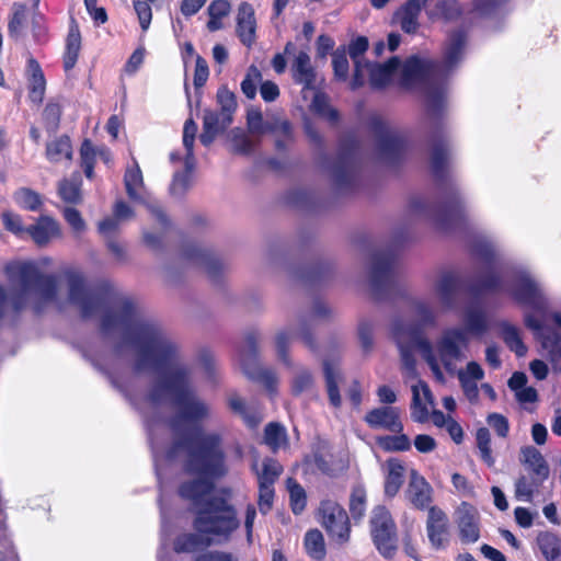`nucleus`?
<instances>
[{
    "instance_id": "nucleus-1",
    "label": "nucleus",
    "mask_w": 561,
    "mask_h": 561,
    "mask_svg": "<svg viewBox=\"0 0 561 561\" xmlns=\"http://www.w3.org/2000/svg\"><path fill=\"white\" fill-rule=\"evenodd\" d=\"M181 451H185V471L196 476L181 482L178 488L179 496L197 508L193 519L194 529L229 539L240 527L238 511L232 503L233 491L222 486L213 493L214 481L228 473L222 436L198 427L190 435L174 439L167 448L165 456L173 460Z\"/></svg>"
},
{
    "instance_id": "nucleus-2",
    "label": "nucleus",
    "mask_w": 561,
    "mask_h": 561,
    "mask_svg": "<svg viewBox=\"0 0 561 561\" xmlns=\"http://www.w3.org/2000/svg\"><path fill=\"white\" fill-rule=\"evenodd\" d=\"M137 306L131 298H123L118 312L106 311L101 319L104 333L117 327L125 330L127 342L138 352L135 370L141 371L150 367L158 374L176 364L179 346L170 340L160 324L152 320H137Z\"/></svg>"
},
{
    "instance_id": "nucleus-3",
    "label": "nucleus",
    "mask_w": 561,
    "mask_h": 561,
    "mask_svg": "<svg viewBox=\"0 0 561 561\" xmlns=\"http://www.w3.org/2000/svg\"><path fill=\"white\" fill-rule=\"evenodd\" d=\"M444 111L443 92L438 90L431 92L426 99V114L434 121V129L431 134V172L436 185L446 190L444 201L435 213L434 224L437 230L449 231L463 225L467 215L460 193L449 179V148L442 123Z\"/></svg>"
},
{
    "instance_id": "nucleus-4",
    "label": "nucleus",
    "mask_w": 561,
    "mask_h": 561,
    "mask_svg": "<svg viewBox=\"0 0 561 561\" xmlns=\"http://www.w3.org/2000/svg\"><path fill=\"white\" fill-rule=\"evenodd\" d=\"M188 376L186 367H175L163 374L147 393V401L154 407L160 405L168 396L173 397L179 412L168 421V425L174 434L180 433L183 423H201L209 413L207 404L190 389Z\"/></svg>"
},
{
    "instance_id": "nucleus-5",
    "label": "nucleus",
    "mask_w": 561,
    "mask_h": 561,
    "mask_svg": "<svg viewBox=\"0 0 561 561\" xmlns=\"http://www.w3.org/2000/svg\"><path fill=\"white\" fill-rule=\"evenodd\" d=\"M16 275L21 288L10 294V318L14 325L28 306V291L34 290L39 297L32 306L35 316L42 314L47 304L56 301L58 293L56 277L43 274L32 262L20 263Z\"/></svg>"
},
{
    "instance_id": "nucleus-6",
    "label": "nucleus",
    "mask_w": 561,
    "mask_h": 561,
    "mask_svg": "<svg viewBox=\"0 0 561 561\" xmlns=\"http://www.w3.org/2000/svg\"><path fill=\"white\" fill-rule=\"evenodd\" d=\"M397 265L398 255L391 249L373 254L369 282L371 296L375 301H381L400 293Z\"/></svg>"
},
{
    "instance_id": "nucleus-7",
    "label": "nucleus",
    "mask_w": 561,
    "mask_h": 561,
    "mask_svg": "<svg viewBox=\"0 0 561 561\" xmlns=\"http://www.w3.org/2000/svg\"><path fill=\"white\" fill-rule=\"evenodd\" d=\"M520 462L527 468L528 476H520L515 482V496L525 502H531L534 495L549 478L550 469L542 454L534 446L520 449Z\"/></svg>"
},
{
    "instance_id": "nucleus-8",
    "label": "nucleus",
    "mask_w": 561,
    "mask_h": 561,
    "mask_svg": "<svg viewBox=\"0 0 561 561\" xmlns=\"http://www.w3.org/2000/svg\"><path fill=\"white\" fill-rule=\"evenodd\" d=\"M318 517L331 543L344 546L351 538V520L345 508L334 500H322L318 508Z\"/></svg>"
},
{
    "instance_id": "nucleus-9",
    "label": "nucleus",
    "mask_w": 561,
    "mask_h": 561,
    "mask_svg": "<svg viewBox=\"0 0 561 561\" xmlns=\"http://www.w3.org/2000/svg\"><path fill=\"white\" fill-rule=\"evenodd\" d=\"M369 527L378 552L385 559H392L398 550L397 525L386 506L379 505L373 510Z\"/></svg>"
},
{
    "instance_id": "nucleus-10",
    "label": "nucleus",
    "mask_w": 561,
    "mask_h": 561,
    "mask_svg": "<svg viewBox=\"0 0 561 561\" xmlns=\"http://www.w3.org/2000/svg\"><path fill=\"white\" fill-rule=\"evenodd\" d=\"M359 141L355 137L341 140L331 171L334 185L339 191L352 188L358 169Z\"/></svg>"
},
{
    "instance_id": "nucleus-11",
    "label": "nucleus",
    "mask_w": 561,
    "mask_h": 561,
    "mask_svg": "<svg viewBox=\"0 0 561 561\" xmlns=\"http://www.w3.org/2000/svg\"><path fill=\"white\" fill-rule=\"evenodd\" d=\"M370 131L378 140L380 156L389 162L400 161L407 149V139L399 134H390L387 123L379 115L369 118Z\"/></svg>"
},
{
    "instance_id": "nucleus-12",
    "label": "nucleus",
    "mask_w": 561,
    "mask_h": 561,
    "mask_svg": "<svg viewBox=\"0 0 561 561\" xmlns=\"http://www.w3.org/2000/svg\"><path fill=\"white\" fill-rule=\"evenodd\" d=\"M64 276L68 285L69 301L80 308L82 318L92 317L99 310L101 300L88 291L82 272L67 268L64 271Z\"/></svg>"
},
{
    "instance_id": "nucleus-13",
    "label": "nucleus",
    "mask_w": 561,
    "mask_h": 561,
    "mask_svg": "<svg viewBox=\"0 0 561 561\" xmlns=\"http://www.w3.org/2000/svg\"><path fill=\"white\" fill-rule=\"evenodd\" d=\"M467 344L466 331L454 328L444 331L442 337L437 342V352L444 368L453 374L455 370V360L462 357L461 346Z\"/></svg>"
},
{
    "instance_id": "nucleus-14",
    "label": "nucleus",
    "mask_w": 561,
    "mask_h": 561,
    "mask_svg": "<svg viewBox=\"0 0 561 561\" xmlns=\"http://www.w3.org/2000/svg\"><path fill=\"white\" fill-rule=\"evenodd\" d=\"M426 533L435 550H445L450 541V523L447 514L437 506L428 508Z\"/></svg>"
},
{
    "instance_id": "nucleus-15",
    "label": "nucleus",
    "mask_w": 561,
    "mask_h": 561,
    "mask_svg": "<svg viewBox=\"0 0 561 561\" xmlns=\"http://www.w3.org/2000/svg\"><path fill=\"white\" fill-rule=\"evenodd\" d=\"M515 302L535 310L545 308L546 301L538 284L527 274L518 275L510 291Z\"/></svg>"
},
{
    "instance_id": "nucleus-16",
    "label": "nucleus",
    "mask_w": 561,
    "mask_h": 561,
    "mask_svg": "<svg viewBox=\"0 0 561 561\" xmlns=\"http://www.w3.org/2000/svg\"><path fill=\"white\" fill-rule=\"evenodd\" d=\"M182 255L184 260L204 266L211 282H218L222 275L224 264L209 249L186 244L183 248Z\"/></svg>"
},
{
    "instance_id": "nucleus-17",
    "label": "nucleus",
    "mask_w": 561,
    "mask_h": 561,
    "mask_svg": "<svg viewBox=\"0 0 561 561\" xmlns=\"http://www.w3.org/2000/svg\"><path fill=\"white\" fill-rule=\"evenodd\" d=\"M257 22L255 10L248 1H242L238 5L236 16V34L239 41L248 48H251L256 41Z\"/></svg>"
},
{
    "instance_id": "nucleus-18",
    "label": "nucleus",
    "mask_w": 561,
    "mask_h": 561,
    "mask_svg": "<svg viewBox=\"0 0 561 561\" xmlns=\"http://www.w3.org/2000/svg\"><path fill=\"white\" fill-rule=\"evenodd\" d=\"M366 424L373 430H386L392 433H401L403 424L397 408L380 407L368 411L364 417Z\"/></svg>"
},
{
    "instance_id": "nucleus-19",
    "label": "nucleus",
    "mask_w": 561,
    "mask_h": 561,
    "mask_svg": "<svg viewBox=\"0 0 561 561\" xmlns=\"http://www.w3.org/2000/svg\"><path fill=\"white\" fill-rule=\"evenodd\" d=\"M457 525L463 543H473L480 538L478 512L469 503L462 502L458 511Z\"/></svg>"
},
{
    "instance_id": "nucleus-20",
    "label": "nucleus",
    "mask_w": 561,
    "mask_h": 561,
    "mask_svg": "<svg viewBox=\"0 0 561 561\" xmlns=\"http://www.w3.org/2000/svg\"><path fill=\"white\" fill-rule=\"evenodd\" d=\"M291 78L296 84L302 87V90H314L317 81V71L311 65L308 53L300 50L291 64Z\"/></svg>"
},
{
    "instance_id": "nucleus-21",
    "label": "nucleus",
    "mask_w": 561,
    "mask_h": 561,
    "mask_svg": "<svg viewBox=\"0 0 561 561\" xmlns=\"http://www.w3.org/2000/svg\"><path fill=\"white\" fill-rule=\"evenodd\" d=\"M27 236L38 247L47 245L51 239L59 238L61 234L59 224L50 216L42 215L36 222L27 226Z\"/></svg>"
},
{
    "instance_id": "nucleus-22",
    "label": "nucleus",
    "mask_w": 561,
    "mask_h": 561,
    "mask_svg": "<svg viewBox=\"0 0 561 561\" xmlns=\"http://www.w3.org/2000/svg\"><path fill=\"white\" fill-rule=\"evenodd\" d=\"M432 488L424 477L412 470L407 490L408 497L417 510L430 508L432 502Z\"/></svg>"
},
{
    "instance_id": "nucleus-23",
    "label": "nucleus",
    "mask_w": 561,
    "mask_h": 561,
    "mask_svg": "<svg viewBox=\"0 0 561 561\" xmlns=\"http://www.w3.org/2000/svg\"><path fill=\"white\" fill-rule=\"evenodd\" d=\"M322 370L329 403L332 408L340 409L342 407V397L339 383L343 379L342 373L337 364H334L330 359L322 362Z\"/></svg>"
},
{
    "instance_id": "nucleus-24",
    "label": "nucleus",
    "mask_w": 561,
    "mask_h": 561,
    "mask_svg": "<svg viewBox=\"0 0 561 561\" xmlns=\"http://www.w3.org/2000/svg\"><path fill=\"white\" fill-rule=\"evenodd\" d=\"M214 535L196 533H184L176 536L173 542V550L176 553H190L203 550L211 546Z\"/></svg>"
},
{
    "instance_id": "nucleus-25",
    "label": "nucleus",
    "mask_w": 561,
    "mask_h": 561,
    "mask_svg": "<svg viewBox=\"0 0 561 561\" xmlns=\"http://www.w3.org/2000/svg\"><path fill=\"white\" fill-rule=\"evenodd\" d=\"M81 50V33L78 24L72 19L66 37V46L62 55V66L66 72L75 68Z\"/></svg>"
},
{
    "instance_id": "nucleus-26",
    "label": "nucleus",
    "mask_w": 561,
    "mask_h": 561,
    "mask_svg": "<svg viewBox=\"0 0 561 561\" xmlns=\"http://www.w3.org/2000/svg\"><path fill=\"white\" fill-rule=\"evenodd\" d=\"M425 4L417 0H408L396 12L401 30L407 34H415L420 27L419 16Z\"/></svg>"
},
{
    "instance_id": "nucleus-27",
    "label": "nucleus",
    "mask_w": 561,
    "mask_h": 561,
    "mask_svg": "<svg viewBox=\"0 0 561 561\" xmlns=\"http://www.w3.org/2000/svg\"><path fill=\"white\" fill-rule=\"evenodd\" d=\"M440 69V62H424L417 57L408 59L402 69V81L409 82L415 79L428 77Z\"/></svg>"
},
{
    "instance_id": "nucleus-28",
    "label": "nucleus",
    "mask_w": 561,
    "mask_h": 561,
    "mask_svg": "<svg viewBox=\"0 0 561 561\" xmlns=\"http://www.w3.org/2000/svg\"><path fill=\"white\" fill-rule=\"evenodd\" d=\"M461 286V279L455 273L446 272L442 275L437 293L445 307L451 308L456 304Z\"/></svg>"
},
{
    "instance_id": "nucleus-29",
    "label": "nucleus",
    "mask_w": 561,
    "mask_h": 561,
    "mask_svg": "<svg viewBox=\"0 0 561 561\" xmlns=\"http://www.w3.org/2000/svg\"><path fill=\"white\" fill-rule=\"evenodd\" d=\"M27 67L31 72L28 77V99L36 104L42 103L45 90H46V80L44 72L41 68L38 61L34 58H30L27 60Z\"/></svg>"
},
{
    "instance_id": "nucleus-30",
    "label": "nucleus",
    "mask_w": 561,
    "mask_h": 561,
    "mask_svg": "<svg viewBox=\"0 0 561 561\" xmlns=\"http://www.w3.org/2000/svg\"><path fill=\"white\" fill-rule=\"evenodd\" d=\"M400 66V59L397 56L390 57L383 64H377L371 66L369 72V82L374 89L386 88Z\"/></svg>"
},
{
    "instance_id": "nucleus-31",
    "label": "nucleus",
    "mask_w": 561,
    "mask_h": 561,
    "mask_svg": "<svg viewBox=\"0 0 561 561\" xmlns=\"http://www.w3.org/2000/svg\"><path fill=\"white\" fill-rule=\"evenodd\" d=\"M467 34L463 30L453 31L449 35L448 44L444 51V66L447 69H453L461 60L462 51L466 45Z\"/></svg>"
},
{
    "instance_id": "nucleus-32",
    "label": "nucleus",
    "mask_w": 561,
    "mask_h": 561,
    "mask_svg": "<svg viewBox=\"0 0 561 561\" xmlns=\"http://www.w3.org/2000/svg\"><path fill=\"white\" fill-rule=\"evenodd\" d=\"M426 13L431 21L454 22L461 18L463 8L458 0H438Z\"/></svg>"
},
{
    "instance_id": "nucleus-33",
    "label": "nucleus",
    "mask_w": 561,
    "mask_h": 561,
    "mask_svg": "<svg viewBox=\"0 0 561 561\" xmlns=\"http://www.w3.org/2000/svg\"><path fill=\"white\" fill-rule=\"evenodd\" d=\"M388 471L385 478V494L389 497H393L398 494L404 481V466L397 458H390L387 460Z\"/></svg>"
},
{
    "instance_id": "nucleus-34",
    "label": "nucleus",
    "mask_w": 561,
    "mask_h": 561,
    "mask_svg": "<svg viewBox=\"0 0 561 561\" xmlns=\"http://www.w3.org/2000/svg\"><path fill=\"white\" fill-rule=\"evenodd\" d=\"M227 126H224L221 123V113L205 110L203 116V131L199 135V141L203 146H210L217 135L224 130Z\"/></svg>"
},
{
    "instance_id": "nucleus-35",
    "label": "nucleus",
    "mask_w": 561,
    "mask_h": 561,
    "mask_svg": "<svg viewBox=\"0 0 561 561\" xmlns=\"http://www.w3.org/2000/svg\"><path fill=\"white\" fill-rule=\"evenodd\" d=\"M265 130L276 136L275 148L278 151H285L288 145L294 141L293 125L288 119L266 122Z\"/></svg>"
},
{
    "instance_id": "nucleus-36",
    "label": "nucleus",
    "mask_w": 561,
    "mask_h": 561,
    "mask_svg": "<svg viewBox=\"0 0 561 561\" xmlns=\"http://www.w3.org/2000/svg\"><path fill=\"white\" fill-rule=\"evenodd\" d=\"M46 159L53 163L72 159V145L68 135H61L46 144Z\"/></svg>"
},
{
    "instance_id": "nucleus-37",
    "label": "nucleus",
    "mask_w": 561,
    "mask_h": 561,
    "mask_svg": "<svg viewBox=\"0 0 561 561\" xmlns=\"http://www.w3.org/2000/svg\"><path fill=\"white\" fill-rule=\"evenodd\" d=\"M504 289V282L500 274L488 273L469 285V293L480 297L486 293H497Z\"/></svg>"
},
{
    "instance_id": "nucleus-38",
    "label": "nucleus",
    "mask_w": 561,
    "mask_h": 561,
    "mask_svg": "<svg viewBox=\"0 0 561 561\" xmlns=\"http://www.w3.org/2000/svg\"><path fill=\"white\" fill-rule=\"evenodd\" d=\"M501 337L505 345L515 353L517 357L526 355L528 348L523 342L519 330L507 321L500 323Z\"/></svg>"
},
{
    "instance_id": "nucleus-39",
    "label": "nucleus",
    "mask_w": 561,
    "mask_h": 561,
    "mask_svg": "<svg viewBox=\"0 0 561 561\" xmlns=\"http://www.w3.org/2000/svg\"><path fill=\"white\" fill-rule=\"evenodd\" d=\"M311 111L319 117L327 119L330 124L335 125L340 121V113L331 106L330 99L327 93L317 91L310 104Z\"/></svg>"
},
{
    "instance_id": "nucleus-40",
    "label": "nucleus",
    "mask_w": 561,
    "mask_h": 561,
    "mask_svg": "<svg viewBox=\"0 0 561 561\" xmlns=\"http://www.w3.org/2000/svg\"><path fill=\"white\" fill-rule=\"evenodd\" d=\"M537 545L547 561H561V539L550 531L537 536Z\"/></svg>"
},
{
    "instance_id": "nucleus-41",
    "label": "nucleus",
    "mask_w": 561,
    "mask_h": 561,
    "mask_svg": "<svg viewBox=\"0 0 561 561\" xmlns=\"http://www.w3.org/2000/svg\"><path fill=\"white\" fill-rule=\"evenodd\" d=\"M216 99L220 107L221 123L224 126H229L232 123V116L238 106L236 94L227 85H221L217 90Z\"/></svg>"
},
{
    "instance_id": "nucleus-42",
    "label": "nucleus",
    "mask_w": 561,
    "mask_h": 561,
    "mask_svg": "<svg viewBox=\"0 0 561 561\" xmlns=\"http://www.w3.org/2000/svg\"><path fill=\"white\" fill-rule=\"evenodd\" d=\"M254 470L257 476L259 485H263L264 483L267 486H274L283 472V466L276 459L266 457L262 461V469L259 470L255 465Z\"/></svg>"
},
{
    "instance_id": "nucleus-43",
    "label": "nucleus",
    "mask_w": 561,
    "mask_h": 561,
    "mask_svg": "<svg viewBox=\"0 0 561 561\" xmlns=\"http://www.w3.org/2000/svg\"><path fill=\"white\" fill-rule=\"evenodd\" d=\"M286 484L289 492V504L291 512L295 515H299L305 511L307 505L306 491L294 478H288Z\"/></svg>"
},
{
    "instance_id": "nucleus-44",
    "label": "nucleus",
    "mask_w": 561,
    "mask_h": 561,
    "mask_svg": "<svg viewBox=\"0 0 561 561\" xmlns=\"http://www.w3.org/2000/svg\"><path fill=\"white\" fill-rule=\"evenodd\" d=\"M305 548L307 553L314 560H322L325 557V545L323 535L318 529H310L305 535Z\"/></svg>"
},
{
    "instance_id": "nucleus-45",
    "label": "nucleus",
    "mask_w": 561,
    "mask_h": 561,
    "mask_svg": "<svg viewBox=\"0 0 561 561\" xmlns=\"http://www.w3.org/2000/svg\"><path fill=\"white\" fill-rule=\"evenodd\" d=\"M15 203L23 209L37 211L43 205L42 196L28 187H21L13 194Z\"/></svg>"
},
{
    "instance_id": "nucleus-46",
    "label": "nucleus",
    "mask_w": 561,
    "mask_h": 561,
    "mask_svg": "<svg viewBox=\"0 0 561 561\" xmlns=\"http://www.w3.org/2000/svg\"><path fill=\"white\" fill-rule=\"evenodd\" d=\"M397 435H385L377 438V445L385 451H408L411 449V442L408 435L396 433Z\"/></svg>"
},
{
    "instance_id": "nucleus-47",
    "label": "nucleus",
    "mask_w": 561,
    "mask_h": 561,
    "mask_svg": "<svg viewBox=\"0 0 561 561\" xmlns=\"http://www.w3.org/2000/svg\"><path fill=\"white\" fill-rule=\"evenodd\" d=\"M62 115L61 105L57 102L49 101L42 113V121L45 130L51 135L55 134L59 126Z\"/></svg>"
},
{
    "instance_id": "nucleus-48",
    "label": "nucleus",
    "mask_w": 561,
    "mask_h": 561,
    "mask_svg": "<svg viewBox=\"0 0 561 561\" xmlns=\"http://www.w3.org/2000/svg\"><path fill=\"white\" fill-rule=\"evenodd\" d=\"M366 503L367 494L365 488L362 485L354 486L350 495L348 507L351 516L355 522L362 520L365 516Z\"/></svg>"
},
{
    "instance_id": "nucleus-49",
    "label": "nucleus",
    "mask_w": 561,
    "mask_h": 561,
    "mask_svg": "<svg viewBox=\"0 0 561 561\" xmlns=\"http://www.w3.org/2000/svg\"><path fill=\"white\" fill-rule=\"evenodd\" d=\"M304 465L311 472L318 471L324 476H334V469L331 466V461L319 449L313 450L311 455L306 456L304 459Z\"/></svg>"
},
{
    "instance_id": "nucleus-50",
    "label": "nucleus",
    "mask_w": 561,
    "mask_h": 561,
    "mask_svg": "<svg viewBox=\"0 0 561 561\" xmlns=\"http://www.w3.org/2000/svg\"><path fill=\"white\" fill-rule=\"evenodd\" d=\"M316 381L312 373L302 368L293 377L290 381V393L294 397H299L304 392L310 391L314 388Z\"/></svg>"
},
{
    "instance_id": "nucleus-51",
    "label": "nucleus",
    "mask_w": 561,
    "mask_h": 561,
    "mask_svg": "<svg viewBox=\"0 0 561 561\" xmlns=\"http://www.w3.org/2000/svg\"><path fill=\"white\" fill-rule=\"evenodd\" d=\"M465 323L466 330L474 335H482L489 329L486 316L482 310H467Z\"/></svg>"
},
{
    "instance_id": "nucleus-52",
    "label": "nucleus",
    "mask_w": 561,
    "mask_h": 561,
    "mask_svg": "<svg viewBox=\"0 0 561 561\" xmlns=\"http://www.w3.org/2000/svg\"><path fill=\"white\" fill-rule=\"evenodd\" d=\"M476 443L480 451L481 460L488 466L493 467L495 459L492 455L491 435L486 427H479L476 432Z\"/></svg>"
},
{
    "instance_id": "nucleus-53",
    "label": "nucleus",
    "mask_w": 561,
    "mask_h": 561,
    "mask_svg": "<svg viewBox=\"0 0 561 561\" xmlns=\"http://www.w3.org/2000/svg\"><path fill=\"white\" fill-rule=\"evenodd\" d=\"M27 8L24 3L14 2L12 5V14L8 23V32L10 37L18 38L26 21Z\"/></svg>"
},
{
    "instance_id": "nucleus-54",
    "label": "nucleus",
    "mask_w": 561,
    "mask_h": 561,
    "mask_svg": "<svg viewBox=\"0 0 561 561\" xmlns=\"http://www.w3.org/2000/svg\"><path fill=\"white\" fill-rule=\"evenodd\" d=\"M345 46L337 47L332 54L333 75L337 81H346L348 78L350 65Z\"/></svg>"
},
{
    "instance_id": "nucleus-55",
    "label": "nucleus",
    "mask_w": 561,
    "mask_h": 561,
    "mask_svg": "<svg viewBox=\"0 0 561 561\" xmlns=\"http://www.w3.org/2000/svg\"><path fill=\"white\" fill-rule=\"evenodd\" d=\"M542 347L548 350L552 362H561V335L552 329H546L541 334Z\"/></svg>"
},
{
    "instance_id": "nucleus-56",
    "label": "nucleus",
    "mask_w": 561,
    "mask_h": 561,
    "mask_svg": "<svg viewBox=\"0 0 561 561\" xmlns=\"http://www.w3.org/2000/svg\"><path fill=\"white\" fill-rule=\"evenodd\" d=\"M124 184L128 197L133 201L140 198L137 188L144 184L142 173L138 165L131 169H127L124 174Z\"/></svg>"
},
{
    "instance_id": "nucleus-57",
    "label": "nucleus",
    "mask_w": 561,
    "mask_h": 561,
    "mask_svg": "<svg viewBox=\"0 0 561 561\" xmlns=\"http://www.w3.org/2000/svg\"><path fill=\"white\" fill-rule=\"evenodd\" d=\"M58 193L60 198L68 204L78 205L82 202L80 183L65 179L59 183Z\"/></svg>"
},
{
    "instance_id": "nucleus-58",
    "label": "nucleus",
    "mask_w": 561,
    "mask_h": 561,
    "mask_svg": "<svg viewBox=\"0 0 561 561\" xmlns=\"http://www.w3.org/2000/svg\"><path fill=\"white\" fill-rule=\"evenodd\" d=\"M1 220L4 229L18 238H23L27 233V227H24L20 215L10 210H4L1 214Z\"/></svg>"
},
{
    "instance_id": "nucleus-59",
    "label": "nucleus",
    "mask_w": 561,
    "mask_h": 561,
    "mask_svg": "<svg viewBox=\"0 0 561 561\" xmlns=\"http://www.w3.org/2000/svg\"><path fill=\"white\" fill-rule=\"evenodd\" d=\"M262 79L260 69L251 65L247 71L244 79L241 82V91L249 99L253 100L256 95V81Z\"/></svg>"
},
{
    "instance_id": "nucleus-60",
    "label": "nucleus",
    "mask_w": 561,
    "mask_h": 561,
    "mask_svg": "<svg viewBox=\"0 0 561 561\" xmlns=\"http://www.w3.org/2000/svg\"><path fill=\"white\" fill-rule=\"evenodd\" d=\"M209 77V68L205 58L196 56L193 84L198 96L202 95L201 89L205 85Z\"/></svg>"
},
{
    "instance_id": "nucleus-61",
    "label": "nucleus",
    "mask_w": 561,
    "mask_h": 561,
    "mask_svg": "<svg viewBox=\"0 0 561 561\" xmlns=\"http://www.w3.org/2000/svg\"><path fill=\"white\" fill-rule=\"evenodd\" d=\"M232 151L242 156H250L254 151L253 140L244 133H233L231 137Z\"/></svg>"
},
{
    "instance_id": "nucleus-62",
    "label": "nucleus",
    "mask_w": 561,
    "mask_h": 561,
    "mask_svg": "<svg viewBox=\"0 0 561 561\" xmlns=\"http://www.w3.org/2000/svg\"><path fill=\"white\" fill-rule=\"evenodd\" d=\"M411 416L417 423H425L428 420V409L421 401L417 386H412Z\"/></svg>"
},
{
    "instance_id": "nucleus-63",
    "label": "nucleus",
    "mask_w": 561,
    "mask_h": 561,
    "mask_svg": "<svg viewBox=\"0 0 561 561\" xmlns=\"http://www.w3.org/2000/svg\"><path fill=\"white\" fill-rule=\"evenodd\" d=\"M486 423L499 437L506 438L508 436L510 422L505 415L492 412L486 416Z\"/></svg>"
},
{
    "instance_id": "nucleus-64",
    "label": "nucleus",
    "mask_w": 561,
    "mask_h": 561,
    "mask_svg": "<svg viewBox=\"0 0 561 561\" xmlns=\"http://www.w3.org/2000/svg\"><path fill=\"white\" fill-rule=\"evenodd\" d=\"M284 433V427L279 423L271 422L265 426L264 440L268 446L277 448Z\"/></svg>"
}]
</instances>
